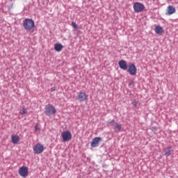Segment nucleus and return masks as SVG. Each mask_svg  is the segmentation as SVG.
Masks as SVG:
<instances>
[{
    "label": "nucleus",
    "mask_w": 178,
    "mask_h": 178,
    "mask_svg": "<svg viewBox=\"0 0 178 178\" xmlns=\"http://www.w3.org/2000/svg\"><path fill=\"white\" fill-rule=\"evenodd\" d=\"M23 26L25 30L30 31L34 29L35 24L34 20H33L32 19L26 18L25 19V20H24Z\"/></svg>",
    "instance_id": "1"
},
{
    "label": "nucleus",
    "mask_w": 178,
    "mask_h": 178,
    "mask_svg": "<svg viewBox=\"0 0 178 178\" xmlns=\"http://www.w3.org/2000/svg\"><path fill=\"white\" fill-rule=\"evenodd\" d=\"M63 142L70 141L72 138V134L70 131H64L60 135Z\"/></svg>",
    "instance_id": "2"
},
{
    "label": "nucleus",
    "mask_w": 178,
    "mask_h": 178,
    "mask_svg": "<svg viewBox=\"0 0 178 178\" xmlns=\"http://www.w3.org/2000/svg\"><path fill=\"white\" fill-rule=\"evenodd\" d=\"M133 9L136 13H140V12H143L144 10L145 6L142 3L136 2L134 3Z\"/></svg>",
    "instance_id": "3"
},
{
    "label": "nucleus",
    "mask_w": 178,
    "mask_h": 178,
    "mask_svg": "<svg viewBox=\"0 0 178 178\" xmlns=\"http://www.w3.org/2000/svg\"><path fill=\"white\" fill-rule=\"evenodd\" d=\"M57 111L52 104H49L47 107H46V115L51 116L52 115H55Z\"/></svg>",
    "instance_id": "4"
},
{
    "label": "nucleus",
    "mask_w": 178,
    "mask_h": 178,
    "mask_svg": "<svg viewBox=\"0 0 178 178\" xmlns=\"http://www.w3.org/2000/svg\"><path fill=\"white\" fill-rule=\"evenodd\" d=\"M18 174L21 177H26L29 175V168L26 166H22L18 169Z\"/></svg>",
    "instance_id": "5"
},
{
    "label": "nucleus",
    "mask_w": 178,
    "mask_h": 178,
    "mask_svg": "<svg viewBox=\"0 0 178 178\" xmlns=\"http://www.w3.org/2000/svg\"><path fill=\"white\" fill-rule=\"evenodd\" d=\"M44 151V146L43 145L40 143H36L35 146H33V152H35V154H40Z\"/></svg>",
    "instance_id": "6"
},
{
    "label": "nucleus",
    "mask_w": 178,
    "mask_h": 178,
    "mask_svg": "<svg viewBox=\"0 0 178 178\" xmlns=\"http://www.w3.org/2000/svg\"><path fill=\"white\" fill-rule=\"evenodd\" d=\"M88 99V95L84 92H79L77 93V100L83 102Z\"/></svg>",
    "instance_id": "7"
},
{
    "label": "nucleus",
    "mask_w": 178,
    "mask_h": 178,
    "mask_svg": "<svg viewBox=\"0 0 178 178\" xmlns=\"http://www.w3.org/2000/svg\"><path fill=\"white\" fill-rule=\"evenodd\" d=\"M102 141V138L101 137H95L92 139L90 146L91 147H97L99 145V143Z\"/></svg>",
    "instance_id": "8"
},
{
    "label": "nucleus",
    "mask_w": 178,
    "mask_h": 178,
    "mask_svg": "<svg viewBox=\"0 0 178 178\" xmlns=\"http://www.w3.org/2000/svg\"><path fill=\"white\" fill-rule=\"evenodd\" d=\"M128 72L131 76H136L137 74V68L134 64H131L129 66Z\"/></svg>",
    "instance_id": "9"
},
{
    "label": "nucleus",
    "mask_w": 178,
    "mask_h": 178,
    "mask_svg": "<svg viewBox=\"0 0 178 178\" xmlns=\"http://www.w3.org/2000/svg\"><path fill=\"white\" fill-rule=\"evenodd\" d=\"M167 12L165 13L166 16H170V15H174L176 13V8L173 6H168L167 7Z\"/></svg>",
    "instance_id": "10"
},
{
    "label": "nucleus",
    "mask_w": 178,
    "mask_h": 178,
    "mask_svg": "<svg viewBox=\"0 0 178 178\" xmlns=\"http://www.w3.org/2000/svg\"><path fill=\"white\" fill-rule=\"evenodd\" d=\"M164 156L166 157L170 156L172 153L174 152V150L172 149V147L171 146H167L164 149Z\"/></svg>",
    "instance_id": "11"
},
{
    "label": "nucleus",
    "mask_w": 178,
    "mask_h": 178,
    "mask_svg": "<svg viewBox=\"0 0 178 178\" xmlns=\"http://www.w3.org/2000/svg\"><path fill=\"white\" fill-rule=\"evenodd\" d=\"M119 67L122 70H127V65L126 63V61L124 60H121L118 62Z\"/></svg>",
    "instance_id": "12"
},
{
    "label": "nucleus",
    "mask_w": 178,
    "mask_h": 178,
    "mask_svg": "<svg viewBox=\"0 0 178 178\" xmlns=\"http://www.w3.org/2000/svg\"><path fill=\"white\" fill-rule=\"evenodd\" d=\"M19 141H20V138L19 136L17 135L11 136V143H13V144L14 145L18 144Z\"/></svg>",
    "instance_id": "13"
},
{
    "label": "nucleus",
    "mask_w": 178,
    "mask_h": 178,
    "mask_svg": "<svg viewBox=\"0 0 178 178\" xmlns=\"http://www.w3.org/2000/svg\"><path fill=\"white\" fill-rule=\"evenodd\" d=\"M63 49V45L60 43H56L54 44V50L56 52H60Z\"/></svg>",
    "instance_id": "14"
},
{
    "label": "nucleus",
    "mask_w": 178,
    "mask_h": 178,
    "mask_svg": "<svg viewBox=\"0 0 178 178\" xmlns=\"http://www.w3.org/2000/svg\"><path fill=\"white\" fill-rule=\"evenodd\" d=\"M155 33L157 35H161L164 33L163 29L161 26H156L154 28Z\"/></svg>",
    "instance_id": "15"
},
{
    "label": "nucleus",
    "mask_w": 178,
    "mask_h": 178,
    "mask_svg": "<svg viewBox=\"0 0 178 178\" xmlns=\"http://www.w3.org/2000/svg\"><path fill=\"white\" fill-rule=\"evenodd\" d=\"M122 125L120 123H115V125L113 127V130L115 133H119L121 131Z\"/></svg>",
    "instance_id": "16"
},
{
    "label": "nucleus",
    "mask_w": 178,
    "mask_h": 178,
    "mask_svg": "<svg viewBox=\"0 0 178 178\" xmlns=\"http://www.w3.org/2000/svg\"><path fill=\"white\" fill-rule=\"evenodd\" d=\"M19 114H21V115H25L27 114V108L22 107V108H21L19 110Z\"/></svg>",
    "instance_id": "17"
},
{
    "label": "nucleus",
    "mask_w": 178,
    "mask_h": 178,
    "mask_svg": "<svg viewBox=\"0 0 178 178\" xmlns=\"http://www.w3.org/2000/svg\"><path fill=\"white\" fill-rule=\"evenodd\" d=\"M72 26L74 29H75L76 30H78V29H79L78 25H77L76 23L74 22H72Z\"/></svg>",
    "instance_id": "18"
},
{
    "label": "nucleus",
    "mask_w": 178,
    "mask_h": 178,
    "mask_svg": "<svg viewBox=\"0 0 178 178\" xmlns=\"http://www.w3.org/2000/svg\"><path fill=\"white\" fill-rule=\"evenodd\" d=\"M138 104V101L134 100V101L132 102V105H133L134 107H137Z\"/></svg>",
    "instance_id": "19"
},
{
    "label": "nucleus",
    "mask_w": 178,
    "mask_h": 178,
    "mask_svg": "<svg viewBox=\"0 0 178 178\" xmlns=\"http://www.w3.org/2000/svg\"><path fill=\"white\" fill-rule=\"evenodd\" d=\"M108 124H111L112 125H114L115 124V120H108Z\"/></svg>",
    "instance_id": "20"
},
{
    "label": "nucleus",
    "mask_w": 178,
    "mask_h": 178,
    "mask_svg": "<svg viewBox=\"0 0 178 178\" xmlns=\"http://www.w3.org/2000/svg\"><path fill=\"white\" fill-rule=\"evenodd\" d=\"M35 131H40V128L38 125L35 126Z\"/></svg>",
    "instance_id": "21"
},
{
    "label": "nucleus",
    "mask_w": 178,
    "mask_h": 178,
    "mask_svg": "<svg viewBox=\"0 0 178 178\" xmlns=\"http://www.w3.org/2000/svg\"><path fill=\"white\" fill-rule=\"evenodd\" d=\"M56 90L55 88H51V91L54 92Z\"/></svg>",
    "instance_id": "22"
}]
</instances>
